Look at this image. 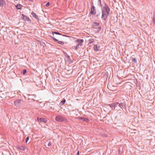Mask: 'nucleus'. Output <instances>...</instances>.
<instances>
[{
    "instance_id": "obj_1",
    "label": "nucleus",
    "mask_w": 155,
    "mask_h": 155,
    "mask_svg": "<svg viewBox=\"0 0 155 155\" xmlns=\"http://www.w3.org/2000/svg\"><path fill=\"white\" fill-rule=\"evenodd\" d=\"M110 9L106 4L102 8L101 18L104 20H106L107 17L109 15Z\"/></svg>"
},
{
    "instance_id": "obj_2",
    "label": "nucleus",
    "mask_w": 155,
    "mask_h": 155,
    "mask_svg": "<svg viewBox=\"0 0 155 155\" xmlns=\"http://www.w3.org/2000/svg\"><path fill=\"white\" fill-rule=\"evenodd\" d=\"M118 102H115L109 104H107L106 106H109L111 109L113 110H116L117 111L120 110L121 109L119 105Z\"/></svg>"
},
{
    "instance_id": "obj_3",
    "label": "nucleus",
    "mask_w": 155,
    "mask_h": 155,
    "mask_svg": "<svg viewBox=\"0 0 155 155\" xmlns=\"http://www.w3.org/2000/svg\"><path fill=\"white\" fill-rule=\"evenodd\" d=\"M55 120L58 122H66L68 121L67 119L63 117L61 115H58L56 117Z\"/></svg>"
},
{
    "instance_id": "obj_4",
    "label": "nucleus",
    "mask_w": 155,
    "mask_h": 155,
    "mask_svg": "<svg viewBox=\"0 0 155 155\" xmlns=\"http://www.w3.org/2000/svg\"><path fill=\"white\" fill-rule=\"evenodd\" d=\"M118 102L121 109H126L127 105L124 99H123L122 101H119Z\"/></svg>"
},
{
    "instance_id": "obj_5",
    "label": "nucleus",
    "mask_w": 155,
    "mask_h": 155,
    "mask_svg": "<svg viewBox=\"0 0 155 155\" xmlns=\"http://www.w3.org/2000/svg\"><path fill=\"white\" fill-rule=\"evenodd\" d=\"M84 42V40L82 39H77L75 41L76 46L75 48H79L82 45V43Z\"/></svg>"
},
{
    "instance_id": "obj_6",
    "label": "nucleus",
    "mask_w": 155,
    "mask_h": 155,
    "mask_svg": "<svg viewBox=\"0 0 155 155\" xmlns=\"http://www.w3.org/2000/svg\"><path fill=\"white\" fill-rule=\"evenodd\" d=\"M99 22H94L93 23L92 26L93 28H97L98 31H100L101 29V27L98 26L100 25Z\"/></svg>"
},
{
    "instance_id": "obj_7",
    "label": "nucleus",
    "mask_w": 155,
    "mask_h": 155,
    "mask_svg": "<svg viewBox=\"0 0 155 155\" xmlns=\"http://www.w3.org/2000/svg\"><path fill=\"white\" fill-rule=\"evenodd\" d=\"M96 10L95 7L94 6H91L90 9V15H94L96 14Z\"/></svg>"
},
{
    "instance_id": "obj_8",
    "label": "nucleus",
    "mask_w": 155,
    "mask_h": 155,
    "mask_svg": "<svg viewBox=\"0 0 155 155\" xmlns=\"http://www.w3.org/2000/svg\"><path fill=\"white\" fill-rule=\"evenodd\" d=\"M107 88L108 89L112 91H114L117 89V87L115 86L112 84H109L107 85Z\"/></svg>"
},
{
    "instance_id": "obj_9",
    "label": "nucleus",
    "mask_w": 155,
    "mask_h": 155,
    "mask_svg": "<svg viewBox=\"0 0 155 155\" xmlns=\"http://www.w3.org/2000/svg\"><path fill=\"white\" fill-rule=\"evenodd\" d=\"M37 120L39 123L41 122L46 123L47 121V119L45 118H39L38 117H37Z\"/></svg>"
},
{
    "instance_id": "obj_10",
    "label": "nucleus",
    "mask_w": 155,
    "mask_h": 155,
    "mask_svg": "<svg viewBox=\"0 0 155 155\" xmlns=\"http://www.w3.org/2000/svg\"><path fill=\"white\" fill-rule=\"evenodd\" d=\"M21 18L25 21H31V20L30 18L23 14L21 15Z\"/></svg>"
},
{
    "instance_id": "obj_11",
    "label": "nucleus",
    "mask_w": 155,
    "mask_h": 155,
    "mask_svg": "<svg viewBox=\"0 0 155 155\" xmlns=\"http://www.w3.org/2000/svg\"><path fill=\"white\" fill-rule=\"evenodd\" d=\"M22 101V100H17L14 101V105L16 106H19Z\"/></svg>"
},
{
    "instance_id": "obj_12",
    "label": "nucleus",
    "mask_w": 155,
    "mask_h": 155,
    "mask_svg": "<svg viewBox=\"0 0 155 155\" xmlns=\"http://www.w3.org/2000/svg\"><path fill=\"white\" fill-rule=\"evenodd\" d=\"M17 147L18 149L23 151L25 150L26 149L24 146L22 145H18L17 146Z\"/></svg>"
},
{
    "instance_id": "obj_13",
    "label": "nucleus",
    "mask_w": 155,
    "mask_h": 155,
    "mask_svg": "<svg viewBox=\"0 0 155 155\" xmlns=\"http://www.w3.org/2000/svg\"><path fill=\"white\" fill-rule=\"evenodd\" d=\"M77 119H78L79 120H82L83 121H84L87 122H88L90 121V120L87 118H85L84 117H79L77 118Z\"/></svg>"
},
{
    "instance_id": "obj_14",
    "label": "nucleus",
    "mask_w": 155,
    "mask_h": 155,
    "mask_svg": "<svg viewBox=\"0 0 155 155\" xmlns=\"http://www.w3.org/2000/svg\"><path fill=\"white\" fill-rule=\"evenodd\" d=\"M51 37L54 41L58 42V43L59 44L63 45L64 44V43L62 41H58V40L56 39L54 36H51Z\"/></svg>"
},
{
    "instance_id": "obj_15",
    "label": "nucleus",
    "mask_w": 155,
    "mask_h": 155,
    "mask_svg": "<svg viewBox=\"0 0 155 155\" xmlns=\"http://www.w3.org/2000/svg\"><path fill=\"white\" fill-rule=\"evenodd\" d=\"M31 14L32 16L34 17L38 21L39 20V19L38 16L35 13L32 12H31Z\"/></svg>"
},
{
    "instance_id": "obj_16",
    "label": "nucleus",
    "mask_w": 155,
    "mask_h": 155,
    "mask_svg": "<svg viewBox=\"0 0 155 155\" xmlns=\"http://www.w3.org/2000/svg\"><path fill=\"white\" fill-rule=\"evenodd\" d=\"M0 4L1 6L2 7L6 4V3L4 0H0Z\"/></svg>"
},
{
    "instance_id": "obj_17",
    "label": "nucleus",
    "mask_w": 155,
    "mask_h": 155,
    "mask_svg": "<svg viewBox=\"0 0 155 155\" xmlns=\"http://www.w3.org/2000/svg\"><path fill=\"white\" fill-rule=\"evenodd\" d=\"M16 8L17 9H21L22 7V5L21 4H18L15 5Z\"/></svg>"
},
{
    "instance_id": "obj_18",
    "label": "nucleus",
    "mask_w": 155,
    "mask_h": 155,
    "mask_svg": "<svg viewBox=\"0 0 155 155\" xmlns=\"http://www.w3.org/2000/svg\"><path fill=\"white\" fill-rule=\"evenodd\" d=\"M66 102V100L65 99H63V100L61 101L59 103V105L60 106H62Z\"/></svg>"
},
{
    "instance_id": "obj_19",
    "label": "nucleus",
    "mask_w": 155,
    "mask_h": 155,
    "mask_svg": "<svg viewBox=\"0 0 155 155\" xmlns=\"http://www.w3.org/2000/svg\"><path fill=\"white\" fill-rule=\"evenodd\" d=\"M94 42V41L93 40V39H92V40H90L89 41V42L88 44V45H89V47H90L91 46V45H93V42Z\"/></svg>"
},
{
    "instance_id": "obj_20",
    "label": "nucleus",
    "mask_w": 155,
    "mask_h": 155,
    "mask_svg": "<svg viewBox=\"0 0 155 155\" xmlns=\"http://www.w3.org/2000/svg\"><path fill=\"white\" fill-rule=\"evenodd\" d=\"M131 58L132 59V61L133 63H136L137 62V59L136 58Z\"/></svg>"
},
{
    "instance_id": "obj_21",
    "label": "nucleus",
    "mask_w": 155,
    "mask_h": 155,
    "mask_svg": "<svg viewBox=\"0 0 155 155\" xmlns=\"http://www.w3.org/2000/svg\"><path fill=\"white\" fill-rule=\"evenodd\" d=\"M52 33L53 35H54V34L58 35H61V34L60 33L56 31H52Z\"/></svg>"
},
{
    "instance_id": "obj_22",
    "label": "nucleus",
    "mask_w": 155,
    "mask_h": 155,
    "mask_svg": "<svg viewBox=\"0 0 155 155\" xmlns=\"http://www.w3.org/2000/svg\"><path fill=\"white\" fill-rule=\"evenodd\" d=\"M67 59L68 61H70L71 60V58H70V57L68 55H67L66 56Z\"/></svg>"
},
{
    "instance_id": "obj_23",
    "label": "nucleus",
    "mask_w": 155,
    "mask_h": 155,
    "mask_svg": "<svg viewBox=\"0 0 155 155\" xmlns=\"http://www.w3.org/2000/svg\"><path fill=\"white\" fill-rule=\"evenodd\" d=\"M27 72V70L26 69H24L23 70L22 73L23 75H25V74Z\"/></svg>"
},
{
    "instance_id": "obj_24",
    "label": "nucleus",
    "mask_w": 155,
    "mask_h": 155,
    "mask_svg": "<svg viewBox=\"0 0 155 155\" xmlns=\"http://www.w3.org/2000/svg\"><path fill=\"white\" fill-rule=\"evenodd\" d=\"M99 46H98L97 45H95L93 47V48H99Z\"/></svg>"
},
{
    "instance_id": "obj_25",
    "label": "nucleus",
    "mask_w": 155,
    "mask_h": 155,
    "mask_svg": "<svg viewBox=\"0 0 155 155\" xmlns=\"http://www.w3.org/2000/svg\"><path fill=\"white\" fill-rule=\"evenodd\" d=\"M94 51H95L96 52H97V51H101V49H93Z\"/></svg>"
},
{
    "instance_id": "obj_26",
    "label": "nucleus",
    "mask_w": 155,
    "mask_h": 155,
    "mask_svg": "<svg viewBox=\"0 0 155 155\" xmlns=\"http://www.w3.org/2000/svg\"><path fill=\"white\" fill-rule=\"evenodd\" d=\"M29 137L28 136L25 139L26 143H27L28 140H29Z\"/></svg>"
},
{
    "instance_id": "obj_27",
    "label": "nucleus",
    "mask_w": 155,
    "mask_h": 155,
    "mask_svg": "<svg viewBox=\"0 0 155 155\" xmlns=\"http://www.w3.org/2000/svg\"><path fill=\"white\" fill-rule=\"evenodd\" d=\"M98 2H99V3L100 4V6H102V5L101 3V0H98Z\"/></svg>"
},
{
    "instance_id": "obj_28",
    "label": "nucleus",
    "mask_w": 155,
    "mask_h": 155,
    "mask_svg": "<svg viewBox=\"0 0 155 155\" xmlns=\"http://www.w3.org/2000/svg\"><path fill=\"white\" fill-rule=\"evenodd\" d=\"M152 22L155 25V19L154 18H153Z\"/></svg>"
},
{
    "instance_id": "obj_29",
    "label": "nucleus",
    "mask_w": 155,
    "mask_h": 155,
    "mask_svg": "<svg viewBox=\"0 0 155 155\" xmlns=\"http://www.w3.org/2000/svg\"><path fill=\"white\" fill-rule=\"evenodd\" d=\"M50 5V3L49 2H48L45 5V6L47 7L49 6Z\"/></svg>"
},
{
    "instance_id": "obj_30",
    "label": "nucleus",
    "mask_w": 155,
    "mask_h": 155,
    "mask_svg": "<svg viewBox=\"0 0 155 155\" xmlns=\"http://www.w3.org/2000/svg\"><path fill=\"white\" fill-rule=\"evenodd\" d=\"M51 142H50L48 144V146L49 147V146H51Z\"/></svg>"
},
{
    "instance_id": "obj_31",
    "label": "nucleus",
    "mask_w": 155,
    "mask_h": 155,
    "mask_svg": "<svg viewBox=\"0 0 155 155\" xmlns=\"http://www.w3.org/2000/svg\"><path fill=\"white\" fill-rule=\"evenodd\" d=\"M63 52L64 53V54L66 56L67 55H68L67 53L66 52L64 51H63Z\"/></svg>"
},
{
    "instance_id": "obj_32",
    "label": "nucleus",
    "mask_w": 155,
    "mask_h": 155,
    "mask_svg": "<svg viewBox=\"0 0 155 155\" xmlns=\"http://www.w3.org/2000/svg\"><path fill=\"white\" fill-rule=\"evenodd\" d=\"M79 151H78L77 153L76 154V155H79Z\"/></svg>"
},
{
    "instance_id": "obj_33",
    "label": "nucleus",
    "mask_w": 155,
    "mask_h": 155,
    "mask_svg": "<svg viewBox=\"0 0 155 155\" xmlns=\"http://www.w3.org/2000/svg\"><path fill=\"white\" fill-rule=\"evenodd\" d=\"M91 6H94L93 5V3H91Z\"/></svg>"
},
{
    "instance_id": "obj_34",
    "label": "nucleus",
    "mask_w": 155,
    "mask_h": 155,
    "mask_svg": "<svg viewBox=\"0 0 155 155\" xmlns=\"http://www.w3.org/2000/svg\"><path fill=\"white\" fill-rule=\"evenodd\" d=\"M31 99H32V100H34V101H36V100H34V98H32V97H31Z\"/></svg>"
},
{
    "instance_id": "obj_35",
    "label": "nucleus",
    "mask_w": 155,
    "mask_h": 155,
    "mask_svg": "<svg viewBox=\"0 0 155 155\" xmlns=\"http://www.w3.org/2000/svg\"><path fill=\"white\" fill-rule=\"evenodd\" d=\"M33 96H34V97H36V95H35V94H33L32 95Z\"/></svg>"
},
{
    "instance_id": "obj_36",
    "label": "nucleus",
    "mask_w": 155,
    "mask_h": 155,
    "mask_svg": "<svg viewBox=\"0 0 155 155\" xmlns=\"http://www.w3.org/2000/svg\"><path fill=\"white\" fill-rule=\"evenodd\" d=\"M99 14H98V15H96V16H97V17H98V16H99Z\"/></svg>"
},
{
    "instance_id": "obj_37",
    "label": "nucleus",
    "mask_w": 155,
    "mask_h": 155,
    "mask_svg": "<svg viewBox=\"0 0 155 155\" xmlns=\"http://www.w3.org/2000/svg\"><path fill=\"white\" fill-rule=\"evenodd\" d=\"M76 111H77L78 112V110H75L74 111L75 112H76Z\"/></svg>"
},
{
    "instance_id": "obj_38",
    "label": "nucleus",
    "mask_w": 155,
    "mask_h": 155,
    "mask_svg": "<svg viewBox=\"0 0 155 155\" xmlns=\"http://www.w3.org/2000/svg\"><path fill=\"white\" fill-rule=\"evenodd\" d=\"M28 0L30 1H32V0Z\"/></svg>"
},
{
    "instance_id": "obj_39",
    "label": "nucleus",
    "mask_w": 155,
    "mask_h": 155,
    "mask_svg": "<svg viewBox=\"0 0 155 155\" xmlns=\"http://www.w3.org/2000/svg\"><path fill=\"white\" fill-rule=\"evenodd\" d=\"M125 50L124 51V53H125Z\"/></svg>"
},
{
    "instance_id": "obj_40",
    "label": "nucleus",
    "mask_w": 155,
    "mask_h": 155,
    "mask_svg": "<svg viewBox=\"0 0 155 155\" xmlns=\"http://www.w3.org/2000/svg\"><path fill=\"white\" fill-rule=\"evenodd\" d=\"M43 44H44V45H45V44H44V43H43Z\"/></svg>"
},
{
    "instance_id": "obj_41",
    "label": "nucleus",
    "mask_w": 155,
    "mask_h": 155,
    "mask_svg": "<svg viewBox=\"0 0 155 155\" xmlns=\"http://www.w3.org/2000/svg\"><path fill=\"white\" fill-rule=\"evenodd\" d=\"M123 49H122V51H123Z\"/></svg>"
}]
</instances>
